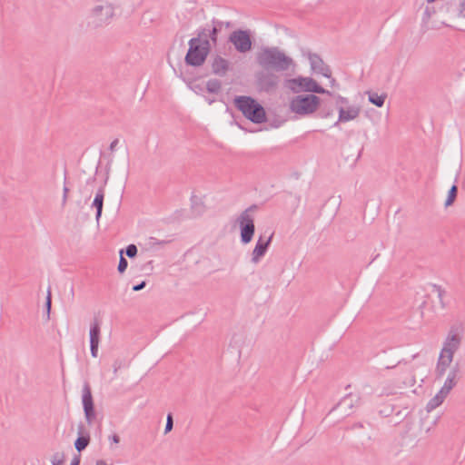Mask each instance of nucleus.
<instances>
[{
    "label": "nucleus",
    "instance_id": "1",
    "mask_svg": "<svg viewBox=\"0 0 465 465\" xmlns=\"http://www.w3.org/2000/svg\"><path fill=\"white\" fill-rule=\"evenodd\" d=\"M258 64L265 70L284 72L293 65V60L278 47H263L257 54Z\"/></svg>",
    "mask_w": 465,
    "mask_h": 465
},
{
    "label": "nucleus",
    "instance_id": "2",
    "mask_svg": "<svg viewBox=\"0 0 465 465\" xmlns=\"http://www.w3.org/2000/svg\"><path fill=\"white\" fill-rule=\"evenodd\" d=\"M188 45L185 64L194 67L203 65L211 50L210 41L206 38V30H201L196 37L189 40Z\"/></svg>",
    "mask_w": 465,
    "mask_h": 465
},
{
    "label": "nucleus",
    "instance_id": "3",
    "mask_svg": "<svg viewBox=\"0 0 465 465\" xmlns=\"http://www.w3.org/2000/svg\"><path fill=\"white\" fill-rule=\"evenodd\" d=\"M235 107L253 124L266 121V113L262 104L251 96L240 95L234 98Z\"/></svg>",
    "mask_w": 465,
    "mask_h": 465
},
{
    "label": "nucleus",
    "instance_id": "4",
    "mask_svg": "<svg viewBox=\"0 0 465 465\" xmlns=\"http://www.w3.org/2000/svg\"><path fill=\"white\" fill-rule=\"evenodd\" d=\"M320 103L321 99L315 94H301L291 100L289 107L291 112L300 116H307L318 109Z\"/></svg>",
    "mask_w": 465,
    "mask_h": 465
},
{
    "label": "nucleus",
    "instance_id": "5",
    "mask_svg": "<svg viewBox=\"0 0 465 465\" xmlns=\"http://www.w3.org/2000/svg\"><path fill=\"white\" fill-rule=\"evenodd\" d=\"M114 15V8L109 3H103L94 6L89 15V25L94 28L110 24Z\"/></svg>",
    "mask_w": 465,
    "mask_h": 465
},
{
    "label": "nucleus",
    "instance_id": "6",
    "mask_svg": "<svg viewBox=\"0 0 465 465\" xmlns=\"http://www.w3.org/2000/svg\"><path fill=\"white\" fill-rule=\"evenodd\" d=\"M257 206L255 204L251 205L246 210H244L238 218V223L240 226V235H241V242L242 244L249 243L254 234L255 225L252 216L251 215V212L256 210Z\"/></svg>",
    "mask_w": 465,
    "mask_h": 465
},
{
    "label": "nucleus",
    "instance_id": "7",
    "mask_svg": "<svg viewBox=\"0 0 465 465\" xmlns=\"http://www.w3.org/2000/svg\"><path fill=\"white\" fill-rule=\"evenodd\" d=\"M228 40L234 49L241 54H245L252 50V40L250 30H234L230 34Z\"/></svg>",
    "mask_w": 465,
    "mask_h": 465
},
{
    "label": "nucleus",
    "instance_id": "8",
    "mask_svg": "<svg viewBox=\"0 0 465 465\" xmlns=\"http://www.w3.org/2000/svg\"><path fill=\"white\" fill-rule=\"evenodd\" d=\"M292 84V89L293 92H308L315 94H327L331 95V93L325 90L323 87L318 84V83L311 77H298L290 80Z\"/></svg>",
    "mask_w": 465,
    "mask_h": 465
},
{
    "label": "nucleus",
    "instance_id": "9",
    "mask_svg": "<svg viewBox=\"0 0 465 465\" xmlns=\"http://www.w3.org/2000/svg\"><path fill=\"white\" fill-rule=\"evenodd\" d=\"M460 344L461 336L459 333V329L452 326L444 341L443 347L440 354L449 358L450 361H453L454 353L459 350Z\"/></svg>",
    "mask_w": 465,
    "mask_h": 465
},
{
    "label": "nucleus",
    "instance_id": "10",
    "mask_svg": "<svg viewBox=\"0 0 465 465\" xmlns=\"http://www.w3.org/2000/svg\"><path fill=\"white\" fill-rule=\"evenodd\" d=\"M82 401L86 421L88 424H92L95 419V411L91 388L88 383H85L83 387Z\"/></svg>",
    "mask_w": 465,
    "mask_h": 465
},
{
    "label": "nucleus",
    "instance_id": "11",
    "mask_svg": "<svg viewBox=\"0 0 465 465\" xmlns=\"http://www.w3.org/2000/svg\"><path fill=\"white\" fill-rule=\"evenodd\" d=\"M272 239V234H271L267 239H264L262 235H261L255 244V247L252 252L251 262L254 264L260 262V261L266 254L269 246L271 244Z\"/></svg>",
    "mask_w": 465,
    "mask_h": 465
},
{
    "label": "nucleus",
    "instance_id": "12",
    "mask_svg": "<svg viewBox=\"0 0 465 465\" xmlns=\"http://www.w3.org/2000/svg\"><path fill=\"white\" fill-rule=\"evenodd\" d=\"M90 351L94 358L98 356V347L100 343L101 328L99 322L95 319L90 327Z\"/></svg>",
    "mask_w": 465,
    "mask_h": 465
},
{
    "label": "nucleus",
    "instance_id": "13",
    "mask_svg": "<svg viewBox=\"0 0 465 465\" xmlns=\"http://www.w3.org/2000/svg\"><path fill=\"white\" fill-rule=\"evenodd\" d=\"M309 60L311 64V68L312 71L321 74L322 75L330 78L331 77V69L328 65H326L321 56L317 54H309Z\"/></svg>",
    "mask_w": 465,
    "mask_h": 465
},
{
    "label": "nucleus",
    "instance_id": "14",
    "mask_svg": "<svg viewBox=\"0 0 465 465\" xmlns=\"http://www.w3.org/2000/svg\"><path fill=\"white\" fill-rule=\"evenodd\" d=\"M460 368L459 363H456L450 371L447 379L440 391L448 395L450 391L456 386Z\"/></svg>",
    "mask_w": 465,
    "mask_h": 465
},
{
    "label": "nucleus",
    "instance_id": "15",
    "mask_svg": "<svg viewBox=\"0 0 465 465\" xmlns=\"http://www.w3.org/2000/svg\"><path fill=\"white\" fill-rule=\"evenodd\" d=\"M211 68L213 74L224 76L230 69V62L217 54L212 60Z\"/></svg>",
    "mask_w": 465,
    "mask_h": 465
},
{
    "label": "nucleus",
    "instance_id": "16",
    "mask_svg": "<svg viewBox=\"0 0 465 465\" xmlns=\"http://www.w3.org/2000/svg\"><path fill=\"white\" fill-rule=\"evenodd\" d=\"M338 111L339 118L338 121L334 124V126H337L340 123H345L356 119L361 113L360 108L354 105L350 106L347 109L342 106H339Z\"/></svg>",
    "mask_w": 465,
    "mask_h": 465
},
{
    "label": "nucleus",
    "instance_id": "17",
    "mask_svg": "<svg viewBox=\"0 0 465 465\" xmlns=\"http://www.w3.org/2000/svg\"><path fill=\"white\" fill-rule=\"evenodd\" d=\"M257 82L264 91L273 89L278 84V77L270 74H261L257 75Z\"/></svg>",
    "mask_w": 465,
    "mask_h": 465
},
{
    "label": "nucleus",
    "instance_id": "18",
    "mask_svg": "<svg viewBox=\"0 0 465 465\" xmlns=\"http://www.w3.org/2000/svg\"><path fill=\"white\" fill-rule=\"evenodd\" d=\"M84 426L80 424L78 426V438L74 441V448L78 452L83 451L90 443V435L84 433Z\"/></svg>",
    "mask_w": 465,
    "mask_h": 465
},
{
    "label": "nucleus",
    "instance_id": "19",
    "mask_svg": "<svg viewBox=\"0 0 465 465\" xmlns=\"http://www.w3.org/2000/svg\"><path fill=\"white\" fill-rule=\"evenodd\" d=\"M104 199V190L103 187H101L98 189V191L95 194V197L94 199V202L92 203V206L96 209L95 219L97 222H99V220L102 216Z\"/></svg>",
    "mask_w": 465,
    "mask_h": 465
},
{
    "label": "nucleus",
    "instance_id": "20",
    "mask_svg": "<svg viewBox=\"0 0 465 465\" xmlns=\"http://www.w3.org/2000/svg\"><path fill=\"white\" fill-rule=\"evenodd\" d=\"M451 362L452 361H450L449 358L440 354L435 369L437 379H440L444 376L447 369L449 368Z\"/></svg>",
    "mask_w": 465,
    "mask_h": 465
},
{
    "label": "nucleus",
    "instance_id": "21",
    "mask_svg": "<svg viewBox=\"0 0 465 465\" xmlns=\"http://www.w3.org/2000/svg\"><path fill=\"white\" fill-rule=\"evenodd\" d=\"M447 396L448 395L443 393L441 391H439V392L432 399H430L429 401V402L427 403L426 411L428 412H430L433 410H435L437 407H439L444 401V400Z\"/></svg>",
    "mask_w": 465,
    "mask_h": 465
},
{
    "label": "nucleus",
    "instance_id": "22",
    "mask_svg": "<svg viewBox=\"0 0 465 465\" xmlns=\"http://www.w3.org/2000/svg\"><path fill=\"white\" fill-rule=\"evenodd\" d=\"M360 398L357 395L348 394L341 400L338 403L337 408L351 409L355 404L359 402Z\"/></svg>",
    "mask_w": 465,
    "mask_h": 465
},
{
    "label": "nucleus",
    "instance_id": "23",
    "mask_svg": "<svg viewBox=\"0 0 465 465\" xmlns=\"http://www.w3.org/2000/svg\"><path fill=\"white\" fill-rule=\"evenodd\" d=\"M368 95H369L370 103H371L372 104H374L378 107L383 106L385 99L387 97V95L385 94H378L377 93H374V92H369Z\"/></svg>",
    "mask_w": 465,
    "mask_h": 465
},
{
    "label": "nucleus",
    "instance_id": "24",
    "mask_svg": "<svg viewBox=\"0 0 465 465\" xmlns=\"http://www.w3.org/2000/svg\"><path fill=\"white\" fill-rule=\"evenodd\" d=\"M222 84L217 79H210L206 83V89L211 94H218L221 91Z\"/></svg>",
    "mask_w": 465,
    "mask_h": 465
},
{
    "label": "nucleus",
    "instance_id": "25",
    "mask_svg": "<svg viewBox=\"0 0 465 465\" xmlns=\"http://www.w3.org/2000/svg\"><path fill=\"white\" fill-rule=\"evenodd\" d=\"M192 209L194 213L197 214H201L204 212V205L203 203L197 197V196H192Z\"/></svg>",
    "mask_w": 465,
    "mask_h": 465
},
{
    "label": "nucleus",
    "instance_id": "26",
    "mask_svg": "<svg viewBox=\"0 0 465 465\" xmlns=\"http://www.w3.org/2000/svg\"><path fill=\"white\" fill-rule=\"evenodd\" d=\"M457 193H458V187L455 184H453L448 193V197L445 202L446 207H448L453 203V202L455 201V199L457 197Z\"/></svg>",
    "mask_w": 465,
    "mask_h": 465
},
{
    "label": "nucleus",
    "instance_id": "27",
    "mask_svg": "<svg viewBox=\"0 0 465 465\" xmlns=\"http://www.w3.org/2000/svg\"><path fill=\"white\" fill-rule=\"evenodd\" d=\"M219 32L220 30L215 25H213V28L211 30H208V34L206 33V37L209 36L210 39L208 40L210 41L211 45H217Z\"/></svg>",
    "mask_w": 465,
    "mask_h": 465
},
{
    "label": "nucleus",
    "instance_id": "28",
    "mask_svg": "<svg viewBox=\"0 0 465 465\" xmlns=\"http://www.w3.org/2000/svg\"><path fill=\"white\" fill-rule=\"evenodd\" d=\"M64 461L65 456L63 452L54 453L51 459L52 465H64Z\"/></svg>",
    "mask_w": 465,
    "mask_h": 465
},
{
    "label": "nucleus",
    "instance_id": "29",
    "mask_svg": "<svg viewBox=\"0 0 465 465\" xmlns=\"http://www.w3.org/2000/svg\"><path fill=\"white\" fill-rule=\"evenodd\" d=\"M128 266V262L127 260L123 256V250L120 252V260H119V263H118V272L120 273H123L126 268Z\"/></svg>",
    "mask_w": 465,
    "mask_h": 465
},
{
    "label": "nucleus",
    "instance_id": "30",
    "mask_svg": "<svg viewBox=\"0 0 465 465\" xmlns=\"http://www.w3.org/2000/svg\"><path fill=\"white\" fill-rule=\"evenodd\" d=\"M212 24H213V25H215L220 31L222 30V28L223 26L225 28H230L232 25L231 22H223V21H221V20H218V19H215V18H213L212 20Z\"/></svg>",
    "mask_w": 465,
    "mask_h": 465
},
{
    "label": "nucleus",
    "instance_id": "31",
    "mask_svg": "<svg viewBox=\"0 0 465 465\" xmlns=\"http://www.w3.org/2000/svg\"><path fill=\"white\" fill-rule=\"evenodd\" d=\"M433 289L437 292V295H438V298L440 300V302L442 305V307H444L445 304H444V302H443V297H444L446 292L441 288V286L437 285V284L433 285Z\"/></svg>",
    "mask_w": 465,
    "mask_h": 465
},
{
    "label": "nucleus",
    "instance_id": "32",
    "mask_svg": "<svg viewBox=\"0 0 465 465\" xmlns=\"http://www.w3.org/2000/svg\"><path fill=\"white\" fill-rule=\"evenodd\" d=\"M125 253L129 258H134L137 254V247L134 244H129L125 249Z\"/></svg>",
    "mask_w": 465,
    "mask_h": 465
},
{
    "label": "nucleus",
    "instance_id": "33",
    "mask_svg": "<svg viewBox=\"0 0 465 465\" xmlns=\"http://www.w3.org/2000/svg\"><path fill=\"white\" fill-rule=\"evenodd\" d=\"M434 13L435 11L433 8L427 6L423 13L422 22L427 24Z\"/></svg>",
    "mask_w": 465,
    "mask_h": 465
},
{
    "label": "nucleus",
    "instance_id": "34",
    "mask_svg": "<svg viewBox=\"0 0 465 465\" xmlns=\"http://www.w3.org/2000/svg\"><path fill=\"white\" fill-rule=\"evenodd\" d=\"M173 416L171 413H169L166 418L164 433L167 434L168 432H170L173 430Z\"/></svg>",
    "mask_w": 465,
    "mask_h": 465
},
{
    "label": "nucleus",
    "instance_id": "35",
    "mask_svg": "<svg viewBox=\"0 0 465 465\" xmlns=\"http://www.w3.org/2000/svg\"><path fill=\"white\" fill-rule=\"evenodd\" d=\"M166 242H167L166 241H159L158 239H156L154 237H150V239H149V244L152 246L165 244Z\"/></svg>",
    "mask_w": 465,
    "mask_h": 465
},
{
    "label": "nucleus",
    "instance_id": "36",
    "mask_svg": "<svg viewBox=\"0 0 465 465\" xmlns=\"http://www.w3.org/2000/svg\"><path fill=\"white\" fill-rule=\"evenodd\" d=\"M51 303H52L51 293H50V292H48L47 297H46V302H45V307H46V311H47V315L48 316L50 314Z\"/></svg>",
    "mask_w": 465,
    "mask_h": 465
},
{
    "label": "nucleus",
    "instance_id": "37",
    "mask_svg": "<svg viewBox=\"0 0 465 465\" xmlns=\"http://www.w3.org/2000/svg\"><path fill=\"white\" fill-rule=\"evenodd\" d=\"M145 286H146V282H145V281H143V282H141L140 283H138V284H136V285H134V286H133V291H134V292L141 291V290H143Z\"/></svg>",
    "mask_w": 465,
    "mask_h": 465
},
{
    "label": "nucleus",
    "instance_id": "38",
    "mask_svg": "<svg viewBox=\"0 0 465 465\" xmlns=\"http://www.w3.org/2000/svg\"><path fill=\"white\" fill-rule=\"evenodd\" d=\"M68 192H69V189L68 187L64 184V190H63V205H64L66 203V201H67V194H68Z\"/></svg>",
    "mask_w": 465,
    "mask_h": 465
},
{
    "label": "nucleus",
    "instance_id": "39",
    "mask_svg": "<svg viewBox=\"0 0 465 465\" xmlns=\"http://www.w3.org/2000/svg\"><path fill=\"white\" fill-rule=\"evenodd\" d=\"M80 461H81V456L78 454V455H75L74 457V459L72 460L71 461V464L70 465H79L80 464Z\"/></svg>",
    "mask_w": 465,
    "mask_h": 465
},
{
    "label": "nucleus",
    "instance_id": "40",
    "mask_svg": "<svg viewBox=\"0 0 465 465\" xmlns=\"http://www.w3.org/2000/svg\"><path fill=\"white\" fill-rule=\"evenodd\" d=\"M109 440L115 444L120 442V437L117 434H113L109 437Z\"/></svg>",
    "mask_w": 465,
    "mask_h": 465
},
{
    "label": "nucleus",
    "instance_id": "41",
    "mask_svg": "<svg viewBox=\"0 0 465 465\" xmlns=\"http://www.w3.org/2000/svg\"><path fill=\"white\" fill-rule=\"evenodd\" d=\"M119 143V140L118 139H114L111 143H110V146H109V150L111 152H114L115 150V147L116 145L118 144Z\"/></svg>",
    "mask_w": 465,
    "mask_h": 465
},
{
    "label": "nucleus",
    "instance_id": "42",
    "mask_svg": "<svg viewBox=\"0 0 465 465\" xmlns=\"http://www.w3.org/2000/svg\"><path fill=\"white\" fill-rule=\"evenodd\" d=\"M348 100L345 97H342L341 95L337 96V104H347Z\"/></svg>",
    "mask_w": 465,
    "mask_h": 465
},
{
    "label": "nucleus",
    "instance_id": "43",
    "mask_svg": "<svg viewBox=\"0 0 465 465\" xmlns=\"http://www.w3.org/2000/svg\"><path fill=\"white\" fill-rule=\"evenodd\" d=\"M119 368H120V363L118 361H115L114 363V374H116V372H117Z\"/></svg>",
    "mask_w": 465,
    "mask_h": 465
},
{
    "label": "nucleus",
    "instance_id": "44",
    "mask_svg": "<svg viewBox=\"0 0 465 465\" xmlns=\"http://www.w3.org/2000/svg\"><path fill=\"white\" fill-rule=\"evenodd\" d=\"M95 465H107V463L104 460H99L96 461Z\"/></svg>",
    "mask_w": 465,
    "mask_h": 465
},
{
    "label": "nucleus",
    "instance_id": "45",
    "mask_svg": "<svg viewBox=\"0 0 465 465\" xmlns=\"http://www.w3.org/2000/svg\"><path fill=\"white\" fill-rule=\"evenodd\" d=\"M353 428H362V424L361 423H356L353 425Z\"/></svg>",
    "mask_w": 465,
    "mask_h": 465
},
{
    "label": "nucleus",
    "instance_id": "46",
    "mask_svg": "<svg viewBox=\"0 0 465 465\" xmlns=\"http://www.w3.org/2000/svg\"><path fill=\"white\" fill-rule=\"evenodd\" d=\"M330 114H331V113H327V114H322V117H327V116H329Z\"/></svg>",
    "mask_w": 465,
    "mask_h": 465
},
{
    "label": "nucleus",
    "instance_id": "47",
    "mask_svg": "<svg viewBox=\"0 0 465 465\" xmlns=\"http://www.w3.org/2000/svg\"><path fill=\"white\" fill-rule=\"evenodd\" d=\"M429 3H433L435 2L436 0H427Z\"/></svg>",
    "mask_w": 465,
    "mask_h": 465
},
{
    "label": "nucleus",
    "instance_id": "48",
    "mask_svg": "<svg viewBox=\"0 0 465 465\" xmlns=\"http://www.w3.org/2000/svg\"><path fill=\"white\" fill-rule=\"evenodd\" d=\"M462 5H463V6H464V8H465V0H464V2H463V4H462Z\"/></svg>",
    "mask_w": 465,
    "mask_h": 465
}]
</instances>
